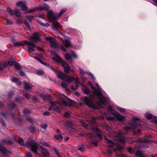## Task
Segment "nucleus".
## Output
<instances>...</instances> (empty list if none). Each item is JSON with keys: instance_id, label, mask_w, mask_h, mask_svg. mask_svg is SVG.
I'll list each match as a JSON object with an SVG mask.
<instances>
[{"instance_id": "f257e3e1", "label": "nucleus", "mask_w": 157, "mask_h": 157, "mask_svg": "<svg viewBox=\"0 0 157 157\" xmlns=\"http://www.w3.org/2000/svg\"><path fill=\"white\" fill-rule=\"evenodd\" d=\"M29 146L31 147L32 151L34 153L35 155H38V153L36 151V149H40V151L44 155L48 156L50 155L48 150L46 149L43 147L41 145H40L36 143L34 141H33L31 142V144H29L28 145Z\"/></svg>"}, {"instance_id": "f03ea898", "label": "nucleus", "mask_w": 157, "mask_h": 157, "mask_svg": "<svg viewBox=\"0 0 157 157\" xmlns=\"http://www.w3.org/2000/svg\"><path fill=\"white\" fill-rule=\"evenodd\" d=\"M75 80V85L71 86V89L73 90H76L78 87V83L76 80L75 78L73 77L72 75H70L69 77L67 78L66 80L67 82L64 81H63L61 83L62 87L63 88H66L69 82H71Z\"/></svg>"}, {"instance_id": "7ed1b4c3", "label": "nucleus", "mask_w": 157, "mask_h": 157, "mask_svg": "<svg viewBox=\"0 0 157 157\" xmlns=\"http://www.w3.org/2000/svg\"><path fill=\"white\" fill-rule=\"evenodd\" d=\"M106 142L108 144V146L110 147H113L114 151H119L122 148L117 143L113 142L111 140L108 139L105 136L104 137Z\"/></svg>"}, {"instance_id": "20e7f679", "label": "nucleus", "mask_w": 157, "mask_h": 157, "mask_svg": "<svg viewBox=\"0 0 157 157\" xmlns=\"http://www.w3.org/2000/svg\"><path fill=\"white\" fill-rule=\"evenodd\" d=\"M52 59L57 61L58 62H61V64L64 69V71L66 73H68L70 70V67L67 63L64 61H62L61 58L58 56L56 55L55 57H53Z\"/></svg>"}, {"instance_id": "39448f33", "label": "nucleus", "mask_w": 157, "mask_h": 157, "mask_svg": "<svg viewBox=\"0 0 157 157\" xmlns=\"http://www.w3.org/2000/svg\"><path fill=\"white\" fill-rule=\"evenodd\" d=\"M47 17L50 22L56 20L59 18L58 15L54 13L52 11H48Z\"/></svg>"}, {"instance_id": "423d86ee", "label": "nucleus", "mask_w": 157, "mask_h": 157, "mask_svg": "<svg viewBox=\"0 0 157 157\" xmlns=\"http://www.w3.org/2000/svg\"><path fill=\"white\" fill-rule=\"evenodd\" d=\"M82 100L88 106L94 109H97L98 107L92 102L88 100L86 97H84L82 98Z\"/></svg>"}, {"instance_id": "0eeeda50", "label": "nucleus", "mask_w": 157, "mask_h": 157, "mask_svg": "<svg viewBox=\"0 0 157 157\" xmlns=\"http://www.w3.org/2000/svg\"><path fill=\"white\" fill-rule=\"evenodd\" d=\"M117 137L115 139V140H118L120 142L124 144L126 141L127 139L124 136L123 133L121 132H119L117 135Z\"/></svg>"}, {"instance_id": "6e6552de", "label": "nucleus", "mask_w": 157, "mask_h": 157, "mask_svg": "<svg viewBox=\"0 0 157 157\" xmlns=\"http://www.w3.org/2000/svg\"><path fill=\"white\" fill-rule=\"evenodd\" d=\"M45 39L49 42L51 47L53 48L55 47L57 44L56 40L52 37H45Z\"/></svg>"}, {"instance_id": "1a4fd4ad", "label": "nucleus", "mask_w": 157, "mask_h": 157, "mask_svg": "<svg viewBox=\"0 0 157 157\" xmlns=\"http://www.w3.org/2000/svg\"><path fill=\"white\" fill-rule=\"evenodd\" d=\"M96 95L99 98L100 101L102 104H104L107 102V100L105 97L102 95L101 91H97L96 92Z\"/></svg>"}, {"instance_id": "9d476101", "label": "nucleus", "mask_w": 157, "mask_h": 157, "mask_svg": "<svg viewBox=\"0 0 157 157\" xmlns=\"http://www.w3.org/2000/svg\"><path fill=\"white\" fill-rule=\"evenodd\" d=\"M40 37V34L38 33H36L33 34L32 37L29 39V40L31 41L33 40V42L36 41H39V38Z\"/></svg>"}, {"instance_id": "9b49d317", "label": "nucleus", "mask_w": 157, "mask_h": 157, "mask_svg": "<svg viewBox=\"0 0 157 157\" xmlns=\"http://www.w3.org/2000/svg\"><path fill=\"white\" fill-rule=\"evenodd\" d=\"M15 140H17L18 142L21 145H23V146H26L30 148H31V147L28 145H28L29 144H31L32 142L33 141H34L33 140H32L30 142H26V144H24L23 143V140L21 138H19L18 139L15 138Z\"/></svg>"}, {"instance_id": "f8f14e48", "label": "nucleus", "mask_w": 157, "mask_h": 157, "mask_svg": "<svg viewBox=\"0 0 157 157\" xmlns=\"http://www.w3.org/2000/svg\"><path fill=\"white\" fill-rule=\"evenodd\" d=\"M56 74L58 78L62 80H64L65 79L67 78V76L62 72L60 71L56 72Z\"/></svg>"}, {"instance_id": "ddd939ff", "label": "nucleus", "mask_w": 157, "mask_h": 157, "mask_svg": "<svg viewBox=\"0 0 157 157\" xmlns=\"http://www.w3.org/2000/svg\"><path fill=\"white\" fill-rule=\"evenodd\" d=\"M56 103L52 102V106L48 108V110H55L58 112H60V109L59 107L55 106Z\"/></svg>"}, {"instance_id": "4468645a", "label": "nucleus", "mask_w": 157, "mask_h": 157, "mask_svg": "<svg viewBox=\"0 0 157 157\" xmlns=\"http://www.w3.org/2000/svg\"><path fill=\"white\" fill-rule=\"evenodd\" d=\"M133 120L134 121L132 125V127L134 129L135 127L137 126H139L140 125V123L136 122L135 121H138L139 120V119L137 118L134 117H133Z\"/></svg>"}, {"instance_id": "2eb2a0df", "label": "nucleus", "mask_w": 157, "mask_h": 157, "mask_svg": "<svg viewBox=\"0 0 157 157\" xmlns=\"http://www.w3.org/2000/svg\"><path fill=\"white\" fill-rule=\"evenodd\" d=\"M60 26V24L57 21L54 22L52 26V28L54 29H57L58 28H59Z\"/></svg>"}, {"instance_id": "dca6fc26", "label": "nucleus", "mask_w": 157, "mask_h": 157, "mask_svg": "<svg viewBox=\"0 0 157 157\" xmlns=\"http://www.w3.org/2000/svg\"><path fill=\"white\" fill-rule=\"evenodd\" d=\"M116 118L117 121H121L125 120V117L120 115V114H118L115 116Z\"/></svg>"}, {"instance_id": "f3484780", "label": "nucleus", "mask_w": 157, "mask_h": 157, "mask_svg": "<svg viewBox=\"0 0 157 157\" xmlns=\"http://www.w3.org/2000/svg\"><path fill=\"white\" fill-rule=\"evenodd\" d=\"M0 151L3 154L7 155L8 152L7 150L2 146L0 145Z\"/></svg>"}, {"instance_id": "a211bd4d", "label": "nucleus", "mask_w": 157, "mask_h": 157, "mask_svg": "<svg viewBox=\"0 0 157 157\" xmlns=\"http://www.w3.org/2000/svg\"><path fill=\"white\" fill-rule=\"evenodd\" d=\"M25 44H27L29 46H32L33 47H36L35 43L33 42H30L26 40H24L23 41Z\"/></svg>"}, {"instance_id": "6ab92c4d", "label": "nucleus", "mask_w": 157, "mask_h": 157, "mask_svg": "<svg viewBox=\"0 0 157 157\" xmlns=\"http://www.w3.org/2000/svg\"><path fill=\"white\" fill-rule=\"evenodd\" d=\"M150 138L149 136H146L145 138L140 140V141L143 142H148L150 141Z\"/></svg>"}, {"instance_id": "aec40b11", "label": "nucleus", "mask_w": 157, "mask_h": 157, "mask_svg": "<svg viewBox=\"0 0 157 157\" xmlns=\"http://www.w3.org/2000/svg\"><path fill=\"white\" fill-rule=\"evenodd\" d=\"M96 85L97 86V87L98 89V90H97L96 88L94 87L93 86H91V88L92 89H93V90H94V94L96 95V92L97 91H100V89L99 88V86H98V85L96 83Z\"/></svg>"}, {"instance_id": "412c9836", "label": "nucleus", "mask_w": 157, "mask_h": 157, "mask_svg": "<svg viewBox=\"0 0 157 157\" xmlns=\"http://www.w3.org/2000/svg\"><path fill=\"white\" fill-rule=\"evenodd\" d=\"M54 137L56 139L59 140L60 142L63 139V137L60 135L55 136Z\"/></svg>"}, {"instance_id": "4be33fe9", "label": "nucleus", "mask_w": 157, "mask_h": 157, "mask_svg": "<svg viewBox=\"0 0 157 157\" xmlns=\"http://www.w3.org/2000/svg\"><path fill=\"white\" fill-rule=\"evenodd\" d=\"M37 21L42 26H44V27H48L50 26V24L48 23H44L41 22H40L39 21Z\"/></svg>"}, {"instance_id": "5701e85b", "label": "nucleus", "mask_w": 157, "mask_h": 157, "mask_svg": "<svg viewBox=\"0 0 157 157\" xmlns=\"http://www.w3.org/2000/svg\"><path fill=\"white\" fill-rule=\"evenodd\" d=\"M26 18L27 20L30 22H31L34 19V17L33 16H27L26 17Z\"/></svg>"}, {"instance_id": "b1692460", "label": "nucleus", "mask_w": 157, "mask_h": 157, "mask_svg": "<svg viewBox=\"0 0 157 157\" xmlns=\"http://www.w3.org/2000/svg\"><path fill=\"white\" fill-rule=\"evenodd\" d=\"M63 43L64 45L67 48L71 45L69 42L67 40H65L64 41H63Z\"/></svg>"}, {"instance_id": "393cba45", "label": "nucleus", "mask_w": 157, "mask_h": 157, "mask_svg": "<svg viewBox=\"0 0 157 157\" xmlns=\"http://www.w3.org/2000/svg\"><path fill=\"white\" fill-rule=\"evenodd\" d=\"M27 7L26 6V4L25 2L24 4L21 6V9L23 11H26L27 10Z\"/></svg>"}, {"instance_id": "a878e982", "label": "nucleus", "mask_w": 157, "mask_h": 157, "mask_svg": "<svg viewBox=\"0 0 157 157\" xmlns=\"http://www.w3.org/2000/svg\"><path fill=\"white\" fill-rule=\"evenodd\" d=\"M15 15L18 17H21V16L19 12V11L18 10H14Z\"/></svg>"}, {"instance_id": "bb28decb", "label": "nucleus", "mask_w": 157, "mask_h": 157, "mask_svg": "<svg viewBox=\"0 0 157 157\" xmlns=\"http://www.w3.org/2000/svg\"><path fill=\"white\" fill-rule=\"evenodd\" d=\"M35 47H33L32 46H29L28 47V52L29 53H31L33 52L35 49L34 48Z\"/></svg>"}, {"instance_id": "cd10ccee", "label": "nucleus", "mask_w": 157, "mask_h": 157, "mask_svg": "<svg viewBox=\"0 0 157 157\" xmlns=\"http://www.w3.org/2000/svg\"><path fill=\"white\" fill-rule=\"evenodd\" d=\"M15 68L17 70H19L21 69L20 64L17 62H15L14 64Z\"/></svg>"}, {"instance_id": "c85d7f7f", "label": "nucleus", "mask_w": 157, "mask_h": 157, "mask_svg": "<svg viewBox=\"0 0 157 157\" xmlns=\"http://www.w3.org/2000/svg\"><path fill=\"white\" fill-rule=\"evenodd\" d=\"M6 11L10 15H13V11L10 8L7 7L6 8Z\"/></svg>"}, {"instance_id": "c756f323", "label": "nucleus", "mask_w": 157, "mask_h": 157, "mask_svg": "<svg viewBox=\"0 0 157 157\" xmlns=\"http://www.w3.org/2000/svg\"><path fill=\"white\" fill-rule=\"evenodd\" d=\"M64 56L66 59L67 60H70L71 58V55L68 53H67L65 54Z\"/></svg>"}, {"instance_id": "7c9ffc66", "label": "nucleus", "mask_w": 157, "mask_h": 157, "mask_svg": "<svg viewBox=\"0 0 157 157\" xmlns=\"http://www.w3.org/2000/svg\"><path fill=\"white\" fill-rule=\"evenodd\" d=\"M66 11V9H64L62 10L59 13V15H58L59 16V17L61 16Z\"/></svg>"}, {"instance_id": "2f4dec72", "label": "nucleus", "mask_w": 157, "mask_h": 157, "mask_svg": "<svg viewBox=\"0 0 157 157\" xmlns=\"http://www.w3.org/2000/svg\"><path fill=\"white\" fill-rule=\"evenodd\" d=\"M24 44H21L20 43V42H17L16 43H15L13 44V46L14 47H16V46H19L21 45H24Z\"/></svg>"}, {"instance_id": "473e14b6", "label": "nucleus", "mask_w": 157, "mask_h": 157, "mask_svg": "<svg viewBox=\"0 0 157 157\" xmlns=\"http://www.w3.org/2000/svg\"><path fill=\"white\" fill-rule=\"evenodd\" d=\"M24 88L26 90H28L30 89L31 87L29 86V84L25 82V84Z\"/></svg>"}, {"instance_id": "72a5a7b5", "label": "nucleus", "mask_w": 157, "mask_h": 157, "mask_svg": "<svg viewBox=\"0 0 157 157\" xmlns=\"http://www.w3.org/2000/svg\"><path fill=\"white\" fill-rule=\"evenodd\" d=\"M25 2H22V1H20L17 3L16 5L17 6H21L24 4Z\"/></svg>"}, {"instance_id": "f704fd0d", "label": "nucleus", "mask_w": 157, "mask_h": 157, "mask_svg": "<svg viewBox=\"0 0 157 157\" xmlns=\"http://www.w3.org/2000/svg\"><path fill=\"white\" fill-rule=\"evenodd\" d=\"M117 109L121 113L124 114L125 113V110L124 109L118 107Z\"/></svg>"}, {"instance_id": "c9c22d12", "label": "nucleus", "mask_w": 157, "mask_h": 157, "mask_svg": "<svg viewBox=\"0 0 157 157\" xmlns=\"http://www.w3.org/2000/svg\"><path fill=\"white\" fill-rule=\"evenodd\" d=\"M41 127L43 129H45L47 128L48 125L46 123H42L41 124Z\"/></svg>"}, {"instance_id": "e433bc0d", "label": "nucleus", "mask_w": 157, "mask_h": 157, "mask_svg": "<svg viewBox=\"0 0 157 157\" xmlns=\"http://www.w3.org/2000/svg\"><path fill=\"white\" fill-rule=\"evenodd\" d=\"M54 150L55 151L56 154L58 157H61L59 155V152L58 151L56 148L54 149Z\"/></svg>"}, {"instance_id": "4c0bfd02", "label": "nucleus", "mask_w": 157, "mask_h": 157, "mask_svg": "<svg viewBox=\"0 0 157 157\" xmlns=\"http://www.w3.org/2000/svg\"><path fill=\"white\" fill-rule=\"evenodd\" d=\"M24 23L28 27V28H30V25L26 20H25V21Z\"/></svg>"}, {"instance_id": "58836bf2", "label": "nucleus", "mask_w": 157, "mask_h": 157, "mask_svg": "<svg viewBox=\"0 0 157 157\" xmlns=\"http://www.w3.org/2000/svg\"><path fill=\"white\" fill-rule=\"evenodd\" d=\"M80 70V73L81 76H82V77H83V76L85 73L84 71L81 69L79 68Z\"/></svg>"}, {"instance_id": "ea45409f", "label": "nucleus", "mask_w": 157, "mask_h": 157, "mask_svg": "<svg viewBox=\"0 0 157 157\" xmlns=\"http://www.w3.org/2000/svg\"><path fill=\"white\" fill-rule=\"evenodd\" d=\"M2 65V66L4 68H6L7 67V66L8 65V64L7 63H2V64H1Z\"/></svg>"}, {"instance_id": "a19ab883", "label": "nucleus", "mask_w": 157, "mask_h": 157, "mask_svg": "<svg viewBox=\"0 0 157 157\" xmlns=\"http://www.w3.org/2000/svg\"><path fill=\"white\" fill-rule=\"evenodd\" d=\"M37 74L39 75H41L44 74V72L42 70H39L37 72Z\"/></svg>"}, {"instance_id": "79ce46f5", "label": "nucleus", "mask_w": 157, "mask_h": 157, "mask_svg": "<svg viewBox=\"0 0 157 157\" xmlns=\"http://www.w3.org/2000/svg\"><path fill=\"white\" fill-rule=\"evenodd\" d=\"M84 92L86 94H88L90 93V91L88 89H85L84 91Z\"/></svg>"}, {"instance_id": "37998d69", "label": "nucleus", "mask_w": 157, "mask_h": 157, "mask_svg": "<svg viewBox=\"0 0 157 157\" xmlns=\"http://www.w3.org/2000/svg\"><path fill=\"white\" fill-rule=\"evenodd\" d=\"M7 24H12L13 23V22L10 21L9 19L7 18H5Z\"/></svg>"}, {"instance_id": "c03bdc74", "label": "nucleus", "mask_w": 157, "mask_h": 157, "mask_svg": "<svg viewBox=\"0 0 157 157\" xmlns=\"http://www.w3.org/2000/svg\"><path fill=\"white\" fill-rule=\"evenodd\" d=\"M36 10L35 9H32L31 10H30L28 11L27 12H26V13H33L35 12V11Z\"/></svg>"}, {"instance_id": "a18cd8bd", "label": "nucleus", "mask_w": 157, "mask_h": 157, "mask_svg": "<svg viewBox=\"0 0 157 157\" xmlns=\"http://www.w3.org/2000/svg\"><path fill=\"white\" fill-rule=\"evenodd\" d=\"M23 111L25 114L30 113V112L27 109H24Z\"/></svg>"}, {"instance_id": "49530a36", "label": "nucleus", "mask_w": 157, "mask_h": 157, "mask_svg": "<svg viewBox=\"0 0 157 157\" xmlns=\"http://www.w3.org/2000/svg\"><path fill=\"white\" fill-rule=\"evenodd\" d=\"M33 57L35 59L37 60L40 63H43V62H42V61L41 60V59H40L36 57Z\"/></svg>"}, {"instance_id": "de8ad7c7", "label": "nucleus", "mask_w": 157, "mask_h": 157, "mask_svg": "<svg viewBox=\"0 0 157 157\" xmlns=\"http://www.w3.org/2000/svg\"><path fill=\"white\" fill-rule=\"evenodd\" d=\"M153 121L157 125V117H155L153 118Z\"/></svg>"}, {"instance_id": "09e8293b", "label": "nucleus", "mask_w": 157, "mask_h": 157, "mask_svg": "<svg viewBox=\"0 0 157 157\" xmlns=\"http://www.w3.org/2000/svg\"><path fill=\"white\" fill-rule=\"evenodd\" d=\"M0 122L2 125L4 127H5L6 126V124L5 123V122L3 120H1L0 121Z\"/></svg>"}, {"instance_id": "8fccbe9b", "label": "nucleus", "mask_w": 157, "mask_h": 157, "mask_svg": "<svg viewBox=\"0 0 157 157\" xmlns=\"http://www.w3.org/2000/svg\"><path fill=\"white\" fill-rule=\"evenodd\" d=\"M107 153L110 155L112 154L113 153L112 151L109 149H107Z\"/></svg>"}, {"instance_id": "3c124183", "label": "nucleus", "mask_w": 157, "mask_h": 157, "mask_svg": "<svg viewBox=\"0 0 157 157\" xmlns=\"http://www.w3.org/2000/svg\"><path fill=\"white\" fill-rule=\"evenodd\" d=\"M146 117L148 119H151L153 118V117L151 114H148L146 116Z\"/></svg>"}, {"instance_id": "603ef678", "label": "nucleus", "mask_w": 157, "mask_h": 157, "mask_svg": "<svg viewBox=\"0 0 157 157\" xmlns=\"http://www.w3.org/2000/svg\"><path fill=\"white\" fill-rule=\"evenodd\" d=\"M19 74L21 76H24L25 75V73L22 71L19 72Z\"/></svg>"}, {"instance_id": "864d4df0", "label": "nucleus", "mask_w": 157, "mask_h": 157, "mask_svg": "<svg viewBox=\"0 0 157 157\" xmlns=\"http://www.w3.org/2000/svg\"><path fill=\"white\" fill-rule=\"evenodd\" d=\"M108 109L109 111L112 112L113 113H114V111H113V109L111 107H110V106L109 107Z\"/></svg>"}, {"instance_id": "5fc2aeb1", "label": "nucleus", "mask_w": 157, "mask_h": 157, "mask_svg": "<svg viewBox=\"0 0 157 157\" xmlns=\"http://www.w3.org/2000/svg\"><path fill=\"white\" fill-rule=\"evenodd\" d=\"M96 121L95 119L94 118L90 120V123L94 124L95 123Z\"/></svg>"}, {"instance_id": "6e6d98bb", "label": "nucleus", "mask_w": 157, "mask_h": 157, "mask_svg": "<svg viewBox=\"0 0 157 157\" xmlns=\"http://www.w3.org/2000/svg\"><path fill=\"white\" fill-rule=\"evenodd\" d=\"M78 149L80 150L82 152H84V148L83 147H80Z\"/></svg>"}, {"instance_id": "4d7b16f0", "label": "nucleus", "mask_w": 157, "mask_h": 157, "mask_svg": "<svg viewBox=\"0 0 157 157\" xmlns=\"http://www.w3.org/2000/svg\"><path fill=\"white\" fill-rule=\"evenodd\" d=\"M72 55L74 58L76 59L78 58L77 55L74 53L73 52H72Z\"/></svg>"}, {"instance_id": "13d9d810", "label": "nucleus", "mask_w": 157, "mask_h": 157, "mask_svg": "<svg viewBox=\"0 0 157 157\" xmlns=\"http://www.w3.org/2000/svg\"><path fill=\"white\" fill-rule=\"evenodd\" d=\"M40 95L42 97L44 98V100H45L46 99H47V97H48V96H47V95H45V94H41Z\"/></svg>"}, {"instance_id": "bf43d9fd", "label": "nucleus", "mask_w": 157, "mask_h": 157, "mask_svg": "<svg viewBox=\"0 0 157 157\" xmlns=\"http://www.w3.org/2000/svg\"><path fill=\"white\" fill-rule=\"evenodd\" d=\"M7 63L8 64V65H13V61L12 60L9 61Z\"/></svg>"}, {"instance_id": "052dcab7", "label": "nucleus", "mask_w": 157, "mask_h": 157, "mask_svg": "<svg viewBox=\"0 0 157 157\" xmlns=\"http://www.w3.org/2000/svg\"><path fill=\"white\" fill-rule=\"evenodd\" d=\"M12 81L13 82H16L18 81V79L17 78H12Z\"/></svg>"}, {"instance_id": "680f3d73", "label": "nucleus", "mask_w": 157, "mask_h": 157, "mask_svg": "<svg viewBox=\"0 0 157 157\" xmlns=\"http://www.w3.org/2000/svg\"><path fill=\"white\" fill-rule=\"evenodd\" d=\"M128 150L129 153L131 154H132L133 153V152L132 151V149L130 147L128 148Z\"/></svg>"}, {"instance_id": "e2e57ef3", "label": "nucleus", "mask_w": 157, "mask_h": 157, "mask_svg": "<svg viewBox=\"0 0 157 157\" xmlns=\"http://www.w3.org/2000/svg\"><path fill=\"white\" fill-rule=\"evenodd\" d=\"M36 49L38 51H43V49H42L40 47H36Z\"/></svg>"}, {"instance_id": "0e129e2a", "label": "nucleus", "mask_w": 157, "mask_h": 157, "mask_svg": "<svg viewBox=\"0 0 157 157\" xmlns=\"http://www.w3.org/2000/svg\"><path fill=\"white\" fill-rule=\"evenodd\" d=\"M25 97L26 98H27V99L29 98L30 97V95H29V94H27V93L25 94Z\"/></svg>"}, {"instance_id": "69168bd1", "label": "nucleus", "mask_w": 157, "mask_h": 157, "mask_svg": "<svg viewBox=\"0 0 157 157\" xmlns=\"http://www.w3.org/2000/svg\"><path fill=\"white\" fill-rule=\"evenodd\" d=\"M44 7L46 9H47V10L48 9L49 7L47 4H44Z\"/></svg>"}, {"instance_id": "338daca9", "label": "nucleus", "mask_w": 157, "mask_h": 157, "mask_svg": "<svg viewBox=\"0 0 157 157\" xmlns=\"http://www.w3.org/2000/svg\"><path fill=\"white\" fill-rule=\"evenodd\" d=\"M124 129L125 131H127L130 130V128L129 127H126L124 128Z\"/></svg>"}, {"instance_id": "774afa93", "label": "nucleus", "mask_w": 157, "mask_h": 157, "mask_svg": "<svg viewBox=\"0 0 157 157\" xmlns=\"http://www.w3.org/2000/svg\"><path fill=\"white\" fill-rule=\"evenodd\" d=\"M43 114L45 115H50V113L48 111H46V112H44L43 113Z\"/></svg>"}]
</instances>
